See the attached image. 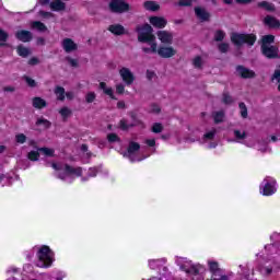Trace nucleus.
<instances>
[{"label":"nucleus","instance_id":"f257e3e1","mask_svg":"<svg viewBox=\"0 0 280 280\" xmlns=\"http://www.w3.org/2000/svg\"><path fill=\"white\" fill-rule=\"evenodd\" d=\"M138 33V42L143 43L141 47L143 54H156V36H154V30L150 24H142L136 27Z\"/></svg>","mask_w":280,"mask_h":280},{"label":"nucleus","instance_id":"f03ea898","mask_svg":"<svg viewBox=\"0 0 280 280\" xmlns=\"http://www.w3.org/2000/svg\"><path fill=\"white\" fill-rule=\"evenodd\" d=\"M52 170H56L58 178L67 180L71 176H82V167H71L68 164H51Z\"/></svg>","mask_w":280,"mask_h":280},{"label":"nucleus","instance_id":"7ed1b4c3","mask_svg":"<svg viewBox=\"0 0 280 280\" xmlns=\"http://www.w3.org/2000/svg\"><path fill=\"white\" fill-rule=\"evenodd\" d=\"M54 264V252L49 246L44 245L37 252V268H49Z\"/></svg>","mask_w":280,"mask_h":280},{"label":"nucleus","instance_id":"20e7f679","mask_svg":"<svg viewBox=\"0 0 280 280\" xmlns=\"http://www.w3.org/2000/svg\"><path fill=\"white\" fill-rule=\"evenodd\" d=\"M275 35H265L261 38V51L266 58H279V48L272 46Z\"/></svg>","mask_w":280,"mask_h":280},{"label":"nucleus","instance_id":"39448f33","mask_svg":"<svg viewBox=\"0 0 280 280\" xmlns=\"http://www.w3.org/2000/svg\"><path fill=\"white\" fill-rule=\"evenodd\" d=\"M257 37L254 34H240L233 33L231 35V42L236 45V47H242V45H255Z\"/></svg>","mask_w":280,"mask_h":280},{"label":"nucleus","instance_id":"423d86ee","mask_svg":"<svg viewBox=\"0 0 280 280\" xmlns=\"http://www.w3.org/2000/svg\"><path fill=\"white\" fill-rule=\"evenodd\" d=\"M277 182L272 178H266L262 180L260 185V194L262 196H272V194H276L277 187Z\"/></svg>","mask_w":280,"mask_h":280},{"label":"nucleus","instance_id":"0eeeda50","mask_svg":"<svg viewBox=\"0 0 280 280\" xmlns=\"http://www.w3.org/2000/svg\"><path fill=\"white\" fill-rule=\"evenodd\" d=\"M118 73L124 84H126V86H131V84H135V80H136L135 72H132L130 68L121 67L118 70Z\"/></svg>","mask_w":280,"mask_h":280},{"label":"nucleus","instance_id":"6e6552de","mask_svg":"<svg viewBox=\"0 0 280 280\" xmlns=\"http://www.w3.org/2000/svg\"><path fill=\"white\" fill-rule=\"evenodd\" d=\"M109 8H110L112 12H116L118 14L128 12V10H129L128 3L124 2V0H113L109 3Z\"/></svg>","mask_w":280,"mask_h":280},{"label":"nucleus","instance_id":"1a4fd4ad","mask_svg":"<svg viewBox=\"0 0 280 280\" xmlns=\"http://www.w3.org/2000/svg\"><path fill=\"white\" fill-rule=\"evenodd\" d=\"M160 58H174L177 54L176 49L172 46H158L156 52Z\"/></svg>","mask_w":280,"mask_h":280},{"label":"nucleus","instance_id":"9d476101","mask_svg":"<svg viewBox=\"0 0 280 280\" xmlns=\"http://www.w3.org/2000/svg\"><path fill=\"white\" fill-rule=\"evenodd\" d=\"M156 36L163 45H172L174 43V34L170 31H158Z\"/></svg>","mask_w":280,"mask_h":280},{"label":"nucleus","instance_id":"9b49d317","mask_svg":"<svg viewBox=\"0 0 280 280\" xmlns=\"http://www.w3.org/2000/svg\"><path fill=\"white\" fill-rule=\"evenodd\" d=\"M180 269L187 272V275H199L202 267L200 265H194L191 261H186L184 265L180 266Z\"/></svg>","mask_w":280,"mask_h":280},{"label":"nucleus","instance_id":"f8f14e48","mask_svg":"<svg viewBox=\"0 0 280 280\" xmlns=\"http://www.w3.org/2000/svg\"><path fill=\"white\" fill-rule=\"evenodd\" d=\"M61 45L66 54H71L78 50V44H75L71 38H65Z\"/></svg>","mask_w":280,"mask_h":280},{"label":"nucleus","instance_id":"ddd939ff","mask_svg":"<svg viewBox=\"0 0 280 280\" xmlns=\"http://www.w3.org/2000/svg\"><path fill=\"white\" fill-rule=\"evenodd\" d=\"M149 23H151L153 27H158V30H163V27L167 25V20L162 16H151Z\"/></svg>","mask_w":280,"mask_h":280},{"label":"nucleus","instance_id":"4468645a","mask_svg":"<svg viewBox=\"0 0 280 280\" xmlns=\"http://www.w3.org/2000/svg\"><path fill=\"white\" fill-rule=\"evenodd\" d=\"M236 73H238L241 78H244V79L255 78V71L248 68H245L244 66H238L236 68Z\"/></svg>","mask_w":280,"mask_h":280},{"label":"nucleus","instance_id":"2eb2a0df","mask_svg":"<svg viewBox=\"0 0 280 280\" xmlns=\"http://www.w3.org/2000/svg\"><path fill=\"white\" fill-rule=\"evenodd\" d=\"M98 88L101 89V91H103L105 95L110 97V100H117V96H115V90H113V86L106 84V82H101Z\"/></svg>","mask_w":280,"mask_h":280},{"label":"nucleus","instance_id":"dca6fc26","mask_svg":"<svg viewBox=\"0 0 280 280\" xmlns=\"http://www.w3.org/2000/svg\"><path fill=\"white\" fill-rule=\"evenodd\" d=\"M108 32L114 34V36H124L126 28L121 24H112L108 26Z\"/></svg>","mask_w":280,"mask_h":280},{"label":"nucleus","instance_id":"f3484780","mask_svg":"<svg viewBox=\"0 0 280 280\" xmlns=\"http://www.w3.org/2000/svg\"><path fill=\"white\" fill-rule=\"evenodd\" d=\"M15 37L18 38V40H21L22 43H30V40H32V32L19 31L16 32Z\"/></svg>","mask_w":280,"mask_h":280},{"label":"nucleus","instance_id":"a211bd4d","mask_svg":"<svg viewBox=\"0 0 280 280\" xmlns=\"http://www.w3.org/2000/svg\"><path fill=\"white\" fill-rule=\"evenodd\" d=\"M141 149V145L137 142H130L128 150H127V156L128 159H130L131 162H135V159H132V154H135V152H139V150Z\"/></svg>","mask_w":280,"mask_h":280},{"label":"nucleus","instance_id":"6ab92c4d","mask_svg":"<svg viewBox=\"0 0 280 280\" xmlns=\"http://www.w3.org/2000/svg\"><path fill=\"white\" fill-rule=\"evenodd\" d=\"M195 14L199 21H207L209 19V12L205 8L196 7Z\"/></svg>","mask_w":280,"mask_h":280},{"label":"nucleus","instance_id":"aec40b11","mask_svg":"<svg viewBox=\"0 0 280 280\" xmlns=\"http://www.w3.org/2000/svg\"><path fill=\"white\" fill-rule=\"evenodd\" d=\"M32 104L35 108L37 109H42V108H46L47 107V101H45L44 98L40 97H34L32 100Z\"/></svg>","mask_w":280,"mask_h":280},{"label":"nucleus","instance_id":"412c9836","mask_svg":"<svg viewBox=\"0 0 280 280\" xmlns=\"http://www.w3.org/2000/svg\"><path fill=\"white\" fill-rule=\"evenodd\" d=\"M265 25H268V27H280L279 20L276 18H272L270 15H267L264 20Z\"/></svg>","mask_w":280,"mask_h":280},{"label":"nucleus","instance_id":"4be33fe9","mask_svg":"<svg viewBox=\"0 0 280 280\" xmlns=\"http://www.w3.org/2000/svg\"><path fill=\"white\" fill-rule=\"evenodd\" d=\"M224 110H218L212 113V119L214 124H222V121H224Z\"/></svg>","mask_w":280,"mask_h":280},{"label":"nucleus","instance_id":"5701e85b","mask_svg":"<svg viewBox=\"0 0 280 280\" xmlns=\"http://www.w3.org/2000/svg\"><path fill=\"white\" fill-rule=\"evenodd\" d=\"M145 10H149L150 12H158V10H161V5L154 1H147L144 2Z\"/></svg>","mask_w":280,"mask_h":280},{"label":"nucleus","instance_id":"b1692460","mask_svg":"<svg viewBox=\"0 0 280 280\" xmlns=\"http://www.w3.org/2000/svg\"><path fill=\"white\" fill-rule=\"evenodd\" d=\"M192 67H195V69H202V67H205V57L196 56L192 59Z\"/></svg>","mask_w":280,"mask_h":280},{"label":"nucleus","instance_id":"393cba45","mask_svg":"<svg viewBox=\"0 0 280 280\" xmlns=\"http://www.w3.org/2000/svg\"><path fill=\"white\" fill-rule=\"evenodd\" d=\"M50 8L55 12H60V11L65 10V2H62L60 0H55L50 3Z\"/></svg>","mask_w":280,"mask_h":280},{"label":"nucleus","instance_id":"a878e982","mask_svg":"<svg viewBox=\"0 0 280 280\" xmlns=\"http://www.w3.org/2000/svg\"><path fill=\"white\" fill-rule=\"evenodd\" d=\"M133 126H139V121H136L133 124H128V120L126 119H121L119 121V128L120 130H129L130 128H132Z\"/></svg>","mask_w":280,"mask_h":280},{"label":"nucleus","instance_id":"bb28decb","mask_svg":"<svg viewBox=\"0 0 280 280\" xmlns=\"http://www.w3.org/2000/svg\"><path fill=\"white\" fill-rule=\"evenodd\" d=\"M31 27L37 30V32H47V26L43 22L35 21L32 23Z\"/></svg>","mask_w":280,"mask_h":280},{"label":"nucleus","instance_id":"cd10ccee","mask_svg":"<svg viewBox=\"0 0 280 280\" xmlns=\"http://www.w3.org/2000/svg\"><path fill=\"white\" fill-rule=\"evenodd\" d=\"M55 95L57 96V100H59V102H63V100H65V88L57 86L55 89Z\"/></svg>","mask_w":280,"mask_h":280},{"label":"nucleus","instance_id":"c85d7f7f","mask_svg":"<svg viewBox=\"0 0 280 280\" xmlns=\"http://www.w3.org/2000/svg\"><path fill=\"white\" fill-rule=\"evenodd\" d=\"M59 115H61L62 119H68V117H71L72 112L71 108L65 106L59 110Z\"/></svg>","mask_w":280,"mask_h":280},{"label":"nucleus","instance_id":"c756f323","mask_svg":"<svg viewBox=\"0 0 280 280\" xmlns=\"http://www.w3.org/2000/svg\"><path fill=\"white\" fill-rule=\"evenodd\" d=\"M38 152H42L44 156H54L56 151L50 148H39Z\"/></svg>","mask_w":280,"mask_h":280},{"label":"nucleus","instance_id":"7c9ffc66","mask_svg":"<svg viewBox=\"0 0 280 280\" xmlns=\"http://www.w3.org/2000/svg\"><path fill=\"white\" fill-rule=\"evenodd\" d=\"M40 151H38V149H37V151H31V152H28V154H27V159L30 160V161H38V159H40V153H39Z\"/></svg>","mask_w":280,"mask_h":280},{"label":"nucleus","instance_id":"2f4dec72","mask_svg":"<svg viewBox=\"0 0 280 280\" xmlns=\"http://www.w3.org/2000/svg\"><path fill=\"white\" fill-rule=\"evenodd\" d=\"M97 97V94H95V92H88L85 95V102L88 104H93V102H95Z\"/></svg>","mask_w":280,"mask_h":280},{"label":"nucleus","instance_id":"473e14b6","mask_svg":"<svg viewBox=\"0 0 280 280\" xmlns=\"http://www.w3.org/2000/svg\"><path fill=\"white\" fill-rule=\"evenodd\" d=\"M238 107L241 110V117H243V119H246V117H248V108L246 107V104L240 103Z\"/></svg>","mask_w":280,"mask_h":280},{"label":"nucleus","instance_id":"72a5a7b5","mask_svg":"<svg viewBox=\"0 0 280 280\" xmlns=\"http://www.w3.org/2000/svg\"><path fill=\"white\" fill-rule=\"evenodd\" d=\"M36 126H43V128H49L51 122L45 118H38L36 121Z\"/></svg>","mask_w":280,"mask_h":280},{"label":"nucleus","instance_id":"f704fd0d","mask_svg":"<svg viewBox=\"0 0 280 280\" xmlns=\"http://www.w3.org/2000/svg\"><path fill=\"white\" fill-rule=\"evenodd\" d=\"M151 130L155 135H159V133L163 132V125L161 122H155V124H153Z\"/></svg>","mask_w":280,"mask_h":280},{"label":"nucleus","instance_id":"c9c22d12","mask_svg":"<svg viewBox=\"0 0 280 280\" xmlns=\"http://www.w3.org/2000/svg\"><path fill=\"white\" fill-rule=\"evenodd\" d=\"M81 152H83V156L85 159H91V156H93V153H91V151H89V145H86V144L81 145Z\"/></svg>","mask_w":280,"mask_h":280},{"label":"nucleus","instance_id":"e433bc0d","mask_svg":"<svg viewBox=\"0 0 280 280\" xmlns=\"http://www.w3.org/2000/svg\"><path fill=\"white\" fill-rule=\"evenodd\" d=\"M18 54L19 56H22V58H27V56L30 55V50L23 46H19Z\"/></svg>","mask_w":280,"mask_h":280},{"label":"nucleus","instance_id":"4c0bfd02","mask_svg":"<svg viewBox=\"0 0 280 280\" xmlns=\"http://www.w3.org/2000/svg\"><path fill=\"white\" fill-rule=\"evenodd\" d=\"M209 264V268H210V272H212L213 275H215V272H218L220 270L219 265L217 261H208Z\"/></svg>","mask_w":280,"mask_h":280},{"label":"nucleus","instance_id":"58836bf2","mask_svg":"<svg viewBox=\"0 0 280 280\" xmlns=\"http://www.w3.org/2000/svg\"><path fill=\"white\" fill-rule=\"evenodd\" d=\"M260 8H265V10H268L269 12H272L275 10V4L270 3V2H260L259 3Z\"/></svg>","mask_w":280,"mask_h":280},{"label":"nucleus","instance_id":"ea45409f","mask_svg":"<svg viewBox=\"0 0 280 280\" xmlns=\"http://www.w3.org/2000/svg\"><path fill=\"white\" fill-rule=\"evenodd\" d=\"M215 132H217L215 129H212V130L206 132V133L203 135V139H205L206 141H211V140L213 139V137H215Z\"/></svg>","mask_w":280,"mask_h":280},{"label":"nucleus","instance_id":"a19ab883","mask_svg":"<svg viewBox=\"0 0 280 280\" xmlns=\"http://www.w3.org/2000/svg\"><path fill=\"white\" fill-rule=\"evenodd\" d=\"M125 92H126V85L124 83H117L116 84V93L118 95H124Z\"/></svg>","mask_w":280,"mask_h":280},{"label":"nucleus","instance_id":"79ce46f5","mask_svg":"<svg viewBox=\"0 0 280 280\" xmlns=\"http://www.w3.org/2000/svg\"><path fill=\"white\" fill-rule=\"evenodd\" d=\"M224 36H226V33H224L223 31H217L214 35V40L220 43L221 40H224Z\"/></svg>","mask_w":280,"mask_h":280},{"label":"nucleus","instance_id":"37998d69","mask_svg":"<svg viewBox=\"0 0 280 280\" xmlns=\"http://www.w3.org/2000/svg\"><path fill=\"white\" fill-rule=\"evenodd\" d=\"M16 143H25L27 141V137L24 133H19L15 136Z\"/></svg>","mask_w":280,"mask_h":280},{"label":"nucleus","instance_id":"c03bdc74","mask_svg":"<svg viewBox=\"0 0 280 280\" xmlns=\"http://www.w3.org/2000/svg\"><path fill=\"white\" fill-rule=\"evenodd\" d=\"M222 102L223 104H233V97L229 93H223Z\"/></svg>","mask_w":280,"mask_h":280},{"label":"nucleus","instance_id":"a18cd8bd","mask_svg":"<svg viewBox=\"0 0 280 280\" xmlns=\"http://www.w3.org/2000/svg\"><path fill=\"white\" fill-rule=\"evenodd\" d=\"M107 140L109 141V143H117V141H119V136L116 133H109L107 136Z\"/></svg>","mask_w":280,"mask_h":280},{"label":"nucleus","instance_id":"49530a36","mask_svg":"<svg viewBox=\"0 0 280 280\" xmlns=\"http://www.w3.org/2000/svg\"><path fill=\"white\" fill-rule=\"evenodd\" d=\"M272 82H280V67L277 68L271 77Z\"/></svg>","mask_w":280,"mask_h":280},{"label":"nucleus","instance_id":"de8ad7c7","mask_svg":"<svg viewBox=\"0 0 280 280\" xmlns=\"http://www.w3.org/2000/svg\"><path fill=\"white\" fill-rule=\"evenodd\" d=\"M24 80L32 89L36 88V81L30 77H24Z\"/></svg>","mask_w":280,"mask_h":280},{"label":"nucleus","instance_id":"09e8293b","mask_svg":"<svg viewBox=\"0 0 280 280\" xmlns=\"http://www.w3.org/2000/svg\"><path fill=\"white\" fill-rule=\"evenodd\" d=\"M234 137L236 139H246V132L240 131V130H234Z\"/></svg>","mask_w":280,"mask_h":280},{"label":"nucleus","instance_id":"8fccbe9b","mask_svg":"<svg viewBox=\"0 0 280 280\" xmlns=\"http://www.w3.org/2000/svg\"><path fill=\"white\" fill-rule=\"evenodd\" d=\"M219 51H221V54H226V51H229V44H225V43L220 44Z\"/></svg>","mask_w":280,"mask_h":280},{"label":"nucleus","instance_id":"3c124183","mask_svg":"<svg viewBox=\"0 0 280 280\" xmlns=\"http://www.w3.org/2000/svg\"><path fill=\"white\" fill-rule=\"evenodd\" d=\"M260 272H261V275H264L265 277L268 276V275H272V268H270V267H262V268L260 269Z\"/></svg>","mask_w":280,"mask_h":280},{"label":"nucleus","instance_id":"603ef678","mask_svg":"<svg viewBox=\"0 0 280 280\" xmlns=\"http://www.w3.org/2000/svg\"><path fill=\"white\" fill-rule=\"evenodd\" d=\"M5 40H8V33L0 30V43H5Z\"/></svg>","mask_w":280,"mask_h":280},{"label":"nucleus","instance_id":"864d4df0","mask_svg":"<svg viewBox=\"0 0 280 280\" xmlns=\"http://www.w3.org/2000/svg\"><path fill=\"white\" fill-rule=\"evenodd\" d=\"M191 1L192 0H178L177 5H180V7L191 5Z\"/></svg>","mask_w":280,"mask_h":280},{"label":"nucleus","instance_id":"5fc2aeb1","mask_svg":"<svg viewBox=\"0 0 280 280\" xmlns=\"http://www.w3.org/2000/svg\"><path fill=\"white\" fill-rule=\"evenodd\" d=\"M4 93H14L16 91V88L9 85L3 88Z\"/></svg>","mask_w":280,"mask_h":280},{"label":"nucleus","instance_id":"6e6d98bb","mask_svg":"<svg viewBox=\"0 0 280 280\" xmlns=\"http://www.w3.org/2000/svg\"><path fill=\"white\" fill-rule=\"evenodd\" d=\"M161 261L160 260H151L149 261V266L150 268H152L154 270V268H156V266H160Z\"/></svg>","mask_w":280,"mask_h":280},{"label":"nucleus","instance_id":"4d7b16f0","mask_svg":"<svg viewBox=\"0 0 280 280\" xmlns=\"http://www.w3.org/2000/svg\"><path fill=\"white\" fill-rule=\"evenodd\" d=\"M67 60L71 67H78V60H75L71 57H68Z\"/></svg>","mask_w":280,"mask_h":280},{"label":"nucleus","instance_id":"13d9d810","mask_svg":"<svg viewBox=\"0 0 280 280\" xmlns=\"http://www.w3.org/2000/svg\"><path fill=\"white\" fill-rule=\"evenodd\" d=\"M94 176H97V168H90L89 171V177L93 178Z\"/></svg>","mask_w":280,"mask_h":280},{"label":"nucleus","instance_id":"bf43d9fd","mask_svg":"<svg viewBox=\"0 0 280 280\" xmlns=\"http://www.w3.org/2000/svg\"><path fill=\"white\" fill-rule=\"evenodd\" d=\"M145 143L149 144L150 148H154V145H156V141L154 139H149Z\"/></svg>","mask_w":280,"mask_h":280},{"label":"nucleus","instance_id":"052dcab7","mask_svg":"<svg viewBox=\"0 0 280 280\" xmlns=\"http://www.w3.org/2000/svg\"><path fill=\"white\" fill-rule=\"evenodd\" d=\"M151 113H161V107H159V105H153L151 108Z\"/></svg>","mask_w":280,"mask_h":280},{"label":"nucleus","instance_id":"680f3d73","mask_svg":"<svg viewBox=\"0 0 280 280\" xmlns=\"http://www.w3.org/2000/svg\"><path fill=\"white\" fill-rule=\"evenodd\" d=\"M66 97L67 100H73V97H75V94L73 92H67Z\"/></svg>","mask_w":280,"mask_h":280},{"label":"nucleus","instance_id":"e2e57ef3","mask_svg":"<svg viewBox=\"0 0 280 280\" xmlns=\"http://www.w3.org/2000/svg\"><path fill=\"white\" fill-rule=\"evenodd\" d=\"M117 108H126V103L124 101H119L117 103Z\"/></svg>","mask_w":280,"mask_h":280},{"label":"nucleus","instance_id":"0e129e2a","mask_svg":"<svg viewBox=\"0 0 280 280\" xmlns=\"http://www.w3.org/2000/svg\"><path fill=\"white\" fill-rule=\"evenodd\" d=\"M236 3H243V4H246V3H252L253 0H235Z\"/></svg>","mask_w":280,"mask_h":280},{"label":"nucleus","instance_id":"69168bd1","mask_svg":"<svg viewBox=\"0 0 280 280\" xmlns=\"http://www.w3.org/2000/svg\"><path fill=\"white\" fill-rule=\"evenodd\" d=\"M28 63H31V65H38V59H36V58H31L30 61H28Z\"/></svg>","mask_w":280,"mask_h":280},{"label":"nucleus","instance_id":"338daca9","mask_svg":"<svg viewBox=\"0 0 280 280\" xmlns=\"http://www.w3.org/2000/svg\"><path fill=\"white\" fill-rule=\"evenodd\" d=\"M154 75V72H151V71H148L147 72V78L149 79V80H152V77Z\"/></svg>","mask_w":280,"mask_h":280},{"label":"nucleus","instance_id":"774afa93","mask_svg":"<svg viewBox=\"0 0 280 280\" xmlns=\"http://www.w3.org/2000/svg\"><path fill=\"white\" fill-rule=\"evenodd\" d=\"M220 280H229V277H228V276H222V277L220 278Z\"/></svg>","mask_w":280,"mask_h":280}]
</instances>
